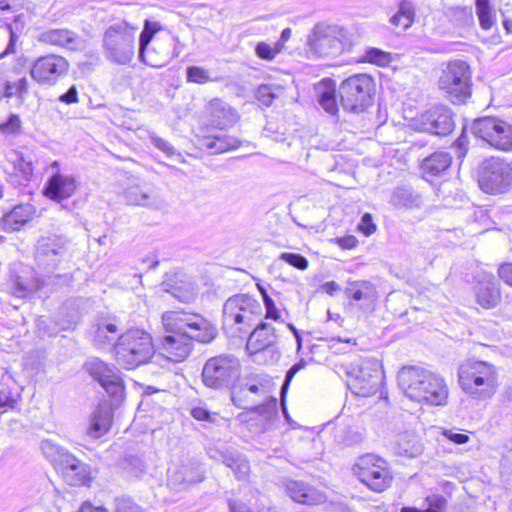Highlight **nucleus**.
I'll list each match as a JSON object with an SVG mask.
<instances>
[{
    "label": "nucleus",
    "mask_w": 512,
    "mask_h": 512,
    "mask_svg": "<svg viewBox=\"0 0 512 512\" xmlns=\"http://www.w3.org/2000/svg\"><path fill=\"white\" fill-rule=\"evenodd\" d=\"M209 122L219 129L233 126L239 119L237 111L219 98L212 99L206 106Z\"/></svg>",
    "instance_id": "obj_22"
},
{
    "label": "nucleus",
    "mask_w": 512,
    "mask_h": 512,
    "mask_svg": "<svg viewBox=\"0 0 512 512\" xmlns=\"http://www.w3.org/2000/svg\"><path fill=\"white\" fill-rule=\"evenodd\" d=\"M472 131L495 149L512 151V125L507 121L492 117L480 118L473 123Z\"/></svg>",
    "instance_id": "obj_13"
},
{
    "label": "nucleus",
    "mask_w": 512,
    "mask_h": 512,
    "mask_svg": "<svg viewBox=\"0 0 512 512\" xmlns=\"http://www.w3.org/2000/svg\"><path fill=\"white\" fill-rule=\"evenodd\" d=\"M40 448L45 458L53 464L55 469L71 454L66 448L50 439L42 440Z\"/></svg>",
    "instance_id": "obj_33"
},
{
    "label": "nucleus",
    "mask_w": 512,
    "mask_h": 512,
    "mask_svg": "<svg viewBox=\"0 0 512 512\" xmlns=\"http://www.w3.org/2000/svg\"><path fill=\"white\" fill-rule=\"evenodd\" d=\"M165 291L170 292L175 298L184 303L192 301L195 297L194 288L190 284L184 291L177 287H173L172 290L165 288Z\"/></svg>",
    "instance_id": "obj_51"
},
{
    "label": "nucleus",
    "mask_w": 512,
    "mask_h": 512,
    "mask_svg": "<svg viewBox=\"0 0 512 512\" xmlns=\"http://www.w3.org/2000/svg\"><path fill=\"white\" fill-rule=\"evenodd\" d=\"M306 365V362L304 360H300L299 362L295 363L290 367V369L287 371L285 380L281 387V397L282 400L285 397V394L288 390L289 384L292 381L293 377L298 373L301 369H303Z\"/></svg>",
    "instance_id": "obj_49"
},
{
    "label": "nucleus",
    "mask_w": 512,
    "mask_h": 512,
    "mask_svg": "<svg viewBox=\"0 0 512 512\" xmlns=\"http://www.w3.org/2000/svg\"><path fill=\"white\" fill-rule=\"evenodd\" d=\"M240 363L232 355H219L207 360L203 367L202 379L210 388L228 387L239 377Z\"/></svg>",
    "instance_id": "obj_10"
},
{
    "label": "nucleus",
    "mask_w": 512,
    "mask_h": 512,
    "mask_svg": "<svg viewBox=\"0 0 512 512\" xmlns=\"http://www.w3.org/2000/svg\"><path fill=\"white\" fill-rule=\"evenodd\" d=\"M476 13L480 26L489 30L495 24L496 14L490 6L489 0H476Z\"/></svg>",
    "instance_id": "obj_38"
},
{
    "label": "nucleus",
    "mask_w": 512,
    "mask_h": 512,
    "mask_svg": "<svg viewBox=\"0 0 512 512\" xmlns=\"http://www.w3.org/2000/svg\"><path fill=\"white\" fill-rule=\"evenodd\" d=\"M17 403L14 395L10 390H0V408L11 407L13 408Z\"/></svg>",
    "instance_id": "obj_59"
},
{
    "label": "nucleus",
    "mask_w": 512,
    "mask_h": 512,
    "mask_svg": "<svg viewBox=\"0 0 512 512\" xmlns=\"http://www.w3.org/2000/svg\"><path fill=\"white\" fill-rule=\"evenodd\" d=\"M280 259L299 270H305L308 267V260L301 254L285 252L280 255Z\"/></svg>",
    "instance_id": "obj_47"
},
{
    "label": "nucleus",
    "mask_w": 512,
    "mask_h": 512,
    "mask_svg": "<svg viewBox=\"0 0 512 512\" xmlns=\"http://www.w3.org/2000/svg\"><path fill=\"white\" fill-rule=\"evenodd\" d=\"M68 252V241L61 235H49L37 241L35 260L37 267L53 273Z\"/></svg>",
    "instance_id": "obj_15"
},
{
    "label": "nucleus",
    "mask_w": 512,
    "mask_h": 512,
    "mask_svg": "<svg viewBox=\"0 0 512 512\" xmlns=\"http://www.w3.org/2000/svg\"><path fill=\"white\" fill-rule=\"evenodd\" d=\"M461 388L476 399L491 398L497 390V371L486 361L467 360L458 370Z\"/></svg>",
    "instance_id": "obj_5"
},
{
    "label": "nucleus",
    "mask_w": 512,
    "mask_h": 512,
    "mask_svg": "<svg viewBox=\"0 0 512 512\" xmlns=\"http://www.w3.org/2000/svg\"><path fill=\"white\" fill-rule=\"evenodd\" d=\"M391 203L395 207L412 208L420 205V197L415 195L410 189L397 188L391 196Z\"/></svg>",
    "instance_id": "obj_37"
},
{
    "label": "nucleus",
    "mask_w": 512,
    "mask_h": 512,
    "mask_svg": "<svg viewBox=\"0 0 512 512\" xmlns=\"http://www.w3.org/2000/svg\"><path fill=\"white\" fill-rule=\"evenodd\" d=\"M479 185L486 193H504L512 186V163L491 157L483 162Z\"/></svg>",
    "instance_id": "obj_11"
},
{
    "label": "nucleus",
    "mask_w": 512,
    "mask_h": 512,
    "mask_svg": "<svg viewBox=\"0 0 512 512\" xmlns=\"http://www.w3.org/2000/svg\"><path fill=\"white\" fill-rule=\"evenodd\" d=\"M501 12L503 16V25L505 29L509 33H512V4H504L503 8L501 9Z\"/></svg>",
    "instance_id": "obj_60"
},
{
    "label": "nucleus",
    "mask_w": 512,
    "mask_h": 512,
    "mask_svg": "<svg viewBox=\"0 0 512 512\" xmlns=\"http://www.w3.org/2000/svg\"><path fill=\"white\" fill-rule=\"evenodd\" d=\"M477 302L484 308H493L500 301L499 287L492 274H485L476 288Z\"/></svg>",
    "instance_id": "obj_27"
},
{
    "label": "nucleus",
    "mask_w": 512,
    "mask_h": 512,
    "mask_svg": "<svg viewBox=\"0 0 512 512\" xmlns=\"http://www.w3.org/2000/svg\"><path fill=\"white\" fill-rule=\"evenodd\" d=\"M191 415L194 419L199 421L214 422L216 420V413L210 412L205 405H198L191 409Z\"/></svg>",
    "instance_id": "obj_50"
},
{
    "label": "nucleus",
    "mask_w": 512,
    "mask_h": 512,
    "mask_svg": "<svg viewBox=\"0 0 512 512\" xmlns=\"http://www.w3.org/2000/svg\"><path fill=\"white\" fill-rule=\"evenodd\" d=\"M336 243L343 249H353L357 246L358 240L353 235H346L336 238Z\"/></svg>",
    "instance_id": "obj_61"
},
{
    "label": "nucleus",
    "mask_w": 512,
    "mask_h": 512,
    "mask_svg": "<svg viewBox=\"0 0 512 512\" xmlns=\"http://www.w3.org/2000/svg\"><path fill=\"white\" fill-rule=\"evenodd\" d=\"M161 29V26L158 22H152L146 20L144 23L143 30L140 34L139 38V52L140 56L144 55V50L147 49L154 35Z\"/></svg>",
    "instance_id": "obj_41"
},
{
    "label": "nucleus",
    "mask_w": 512,
    "mask_h": 512,
    "mask_svg": "<svg viewBox=\"0 0 512 512\" xmlns=\"http://www.w3.org/2000/svg\"><path fill=\"white\" fill-rule=\"evenodd\" d=\"M59 100L66 104L78 102V91L75 86H71L64 94L60 95Z\"/></svg>",
    "instance_id": "obj_62"
},
{
    "label": "nucleus",
    "mask_w": 512,
    "mask_h": 512,
    "mask_svg": "<svg viewBox=\"0 0 512 512\" xmlns=\"http://www.w3.org/2000/svg\"><path fill=\"white\" fill-rule=\"evenodd\" d=\"M85 368L112 398L111 402L101 401L91 415L87 434L97 439L109 431L112 425L113 409L123 401L125 389L123 380L114 366L93 358L85 363Z\"/></svg>",
    "instance_id": "obj_2"
},
{
    "label": "nucleus",
    "mask_w": 512,
    "mask_h": 512,
    "mask_svg": "<svg viewBox=\"0 0 512 512\" xmlns=\"http://www.w3.org/2000/svg\"><path fill=\"white\" fill-rule=\"evenodd\" d=\"M358 229L366 236H370L376 231V225L373 222L372 216L369 213H365L359 224Z\"/></svg>",
    "instance_id": "obj_56"
},
{
    "label": "nucleus",
    "mask_w": 512,
    "mask_h": 512,
    "mask_svg": "<svg viewBox=\"0 0 512 512\" xmlns=\"http://www.w3.org/2000/svg\"><path fill=\"white\" fill-rule=\"evenodd\" d=\"M398 385L408 398L416 402L430 406L448 403L449 389L444 378L423 367H402L398 372Z\"/></svg>",
    "instance_id": "obj_3"
},
{
    "label": "nucleus",
    "mask_w": 512,
    "mask_h": 512,
    "mask_svg": "<svg viewBox=\"0 0 512 512\" xmlns=\"http://www.w3.org/2000/svg\"><path fill=\"white\" fill-rule=\"evenodd\" d=\"M39 40L43 43L56 45L70 50L82 48V39L68 29H51L40 34Z\"/></svg>",
    "instance_id": "obj_23"
},
{
    "label": "nucleus",
    "mask_w": 512,
    "mask_h": 512,
    "mask_svg": "<svg viewBox=\"0 0 512 512\" xmlns=\"http://www.w3.org/2000/svg\"><path fill=\"white\" fill-rule=\"evenodd\" d=\"M283 89L273 84H262L256 91L257 100L264 106L269 107L274 99L280 97Z\"/></svg>",
    "instance_id": "obj_40"
},
{
    "label": "nucleus",
    "mask_w": 512,
    "mask_h": 512,
    "mask_svg": "<svg viewBox=\"0 0 512 512\" xmlns=\"http://www.w3.org/2000/svg\"><path fill=\"white\" fill-rule=\"evenodd\" d=\"M344 38L342 29L316 25L309 36V45L319 56H336L347 46Z\"/></svg>",
    "instance_id": "obj_17"
},
{
    "label": "nucleus",
    "mask_w": 512,
    "mask_h": 512,
    "mask_svg": "<svg viewBox=\"0 0 512 512\" xmlns=\"http://www.w3.org/2000/svg\"><path fill=\"white\" fill-rule=\"evenodd\" d=\"M375 83L367 74H354L345 79L339 88L341 102L345 110L364 111L372 103Z\"/></svg>",
    "instance_id": "obj_9"
},
{
    "label": "nucleus",
    "mask_w": 512,
    "mask_h": 512,
    "mask_svg": "<svg viewBox=\"0 0 512 512\" xmlns=\"http://www.w3.org/2000/svg\"><path fill=\"white\" fill-rule=\"evenodd\" d=\"M262 306L249 294L229 297L222 310L223 329L232 337L247 334L260 321Z\"/></svg>",
    "instance_id": "obj_4"
},
{
    "label": "nucleus",
    "mask_w": 512,
    "mask_h": 512,
    "mask_svg": "<svg viewBox=\"0 0 512 512\" xmlns=\"http://www.w3.org/2000/svg\"><path fill=\"white\" fill-rule=\"evenodd\" d=\"M414 21V10L410 3H401L398 11L390 18V22L396 28L404 31Z\"/></svg>",
    "instance_id": "obj_36"
},
{
    "label": "nucleus",
    "mask_w": 512,
    "mask_h": 512,
    "mask_svg": "<svg viewBox=\"0 0 512 512\" xmlns=\"http://www.w3.org/2000/svg\"><path fill=\"white\" fill-rule=\"evenodd\" d=\"M21 121L17 114H10L6 121H0V132L15 134L20 130Z\"/></svg>",
    "instance_id": "obj_48"
},
{
    "label": "nucleus",
    "mask_w": 512,
    "mask_h": 512,
    "mask_svg": "<svg viewBox=\"0 0 512 512\" xmlns=\"http://www.w3.org/2000/svg\"><path fill=\"white\" fill-rule=\"evenodd\" d=\"M283 49V44L280 42L274 43V45H270L265 42H260L255 47L256 55L264 60H273L277 54L281 52Z\"/></svg>",
    "instance_id": "obj_44"
},
{
    "label": "nucleus",
    "mask_w": 512,
    "mask_h": 512,
    "mask_svg": "<svg viewBox=\"0 0 512 512\" xmlns=\"http://www.w3.org/2000/svg\"><path fill=\"white\" fill-rule=\"evenodd\" d=\"M203 479L204 469L198 461L193 459L172 463L168 468V483L174 488L186 487Z\"/></svg>",
    "instance_id": "obj_20"
},
{
    "label": "nucleus",
    "mask_w": 512,
    "mask_h": 512,
    "mask_svg": "<svg viewBox=\"0 0 512 512\" xmlns=\"http://www.w3.org/2000/svg\"><path fill=\"white\" fill-rule=\"evenodd\" d=\"M118 337V328L114 323L99 324L95 331L94 341L96 345L104 347L112 343Z\"/></svg>",
    "instance_id": "obj_39"
},
{
    "label": "nucleus",
    "mask_w": 512,
    "mask_h": 512,
    "mask_svg": "<svg viewBox=\"0 0 512 512\" xmlns=\"http://www.w3.org/2000/svg\"><path fill=\"white\" fill-rule=\"evenodd\" d=\"M210 457L216 460H221L227 467H229L239 479L248 475L250 466L246 458L237 451L209 453Z\"/></svg>",
    "instance_id": "obj_30"
},
{
    "label": "nucleus",
    "mask_w": 512,
    "mask_h": 512,
    "mask_svg": "<svg viewBox=\"0 0 512 512\" xmlns=\"http://www.w3.org/2000/svg\"><path fill=\"white\" fill-rule=\"evenodd\" d=\"M201 145L212 153H224L238 148L240 141L236 137L225 134L208 135L202 138Z\"/></svg>",
    "instance_id": "obj_32"
},
{
    "label": "nucleus",
    "mask_w": 512,
    "mask_h": 512,
    "mask_svg": "<svg viewBox=\"0 0 512 512\" xmlns=\"http://www.w3.org/2000/svg\"><path fill=\"white\" fill-rule=\"evenodd\" d=\"M117 362L126 369H134L155 358L151 335L143 329H130L121 334L114 345Z\"/></svg>",
    "instance_id": "obj_6"
},
{
    "label": "nucleus",
    "mask_w": 512,
    "mask_h": 512,
    "mask_svg": "<svg viewBox=\"0 0 512 512\" xmlns=\"http://www.w3.org/2000/svg\"><path fill=\"white\" fill-rule=\"evenodd\" d=\"M452 156L445 151H437L426 157L421 164L423 177L432 181L433 177L441 176L451 165Z\"/></svg>",
    "instance_id": "obj_25"
},
{
    "label": "nucleus",
    "mask_w": 512,
    "mask_h": 512,
    "mask_svg": "<svg viewBox=\"0 0 512 512\" xmlns=\"http://www.w3.org/2000/svg\"><path fill=\"white\" fill-rule=\"evenodd\" d=\"M79 512H108V510L102 505L95 506L90 502H84L81 505Z\"/></svg>",
    "instance_id": "obj_64"
},
{
    "label": "nucleus",
    "mask_w": 512,
    "mask_h": 512,
    "mask_svg": "<svg viewBox=\"0 0 512 512\" xmlns=\"http://www.w3.org/2000/svg\"><path fill=\"white\" fill-rule=\"evenodd\" d=\"M257 326L250 333L247 341V349L250 353L260 352L276 341L274 328L267 323H257Z\"/></svg>",
    "instance_id": "obj_26"
},
{
    "label": "nucleus",
    "mask_w": 512,
    "mask_h": 512,
    "mask_svg": "<svg viewBox=\"0 0 512 512\" xmlns=\"http://www.w3.org/2000/svg\"><path fill=\"white\" fill-rule=\"evenodd\" d=\"M263 302L266 309V317L273 320H279L280 311L277 309L273 299L268 295L267 291H263Z\"/></svg>",
    "instance_id": "obj_53"
},
{
    "label": "nucleus",
    "mask_w": 512,
    "mask_h": 512,
    "mask_svg": "<svg viewBox=\"0 0 512 512\" xmlns=\"http://www.w3.org/2000/svg\"><path fill=\"white\" fill-rule=\"evenodd\" d=\"M345 371L349 389L362 397L375 394L384 380L382 363L375 357L356 359L345 367Z\"/></svg>",
    "instance_id": "obj_7"
},
{
    "label": "nucleus",
    "mask_w": 512,
    "mask_h": 512,
    "mask_svg": "<svg viewBox=\"0 0 512 512\" xmlns=\"http://www.w3.org/2000/svg\"><path fill=\"white\" fill-rule=\"evenodd\" d=\"M138 27L126 21L111 24L103 36L107 57L118 64L129 63L135 54V34Z\"/></svg>",
    "instance_id": "obj_8"
},
{
    "label": "nucleus",
    "mask_w": 512,
    "mask_h": 512,
    "mask_svg": "<svg viewBox=\"0 0 512 512\" xmlns=\"http://www.w3.org/2000/svg\"><path fill=\"white\" fill-rule=\"evenodd\" d=\"M442 434L455 444H464L469 441V436L467 434L458 433L453 430L445 429Z\"/></svg>",
    "instance_id": "obj_58"
},
{
    "label": "nucleus",
    "mask_w": 512,
    "mask_h": 512,
    "mask_svg": "<svg viewBox=\"0 0 512 512\" xmlns=\"http://www.w3.org/2000/svg\"><path fill=\"white\" fill-rule=\"evenodd\" d=\"M162 323L170 334L163 337L159 354H155L157 360L163 357L169 362H181L191 352V340L208 343L217 334L216 328L203 316L183 310L164 312Z\"/></svg>",
    "instance_id": "obj_1"
},
{
    "label": "nucleus",
    "mask_w": 512,
    "mask_h": 512,
    "mask_svg": "<svg viewBox=\"0 0 512 512\" xmlns=\"http://www.w3.org/2000/svg\"><path fill=\"white\" fill-rule=\"evenodd\" d=\"M394 450L398 455L414 458L422 453L423 445L414 432L406 431L397 435Z\"/></svg>",
    "instance_id": "obj_31"
},
{
    "label": "nucleus",
    "mask_w": 512,
    "mask_h": 512,
    "mask_svg": "<svg viewBox=\"0 0 512 512\" xmlns=\"http://www.w3.org/2000/svg\"><path fill=\"white\" fill-rule=\"evenodd\" d=\"M428 507L420 512H443L446 500L443 496L432 495L427 497Z\"/></svg>",
    "instance_id": "obj_52"
},
{
    "label": "nucleus",
    "mask_w": 512,
    "mask_h": 512,
    "mask_svg": "<svg viewBox=\"0 0 512 512\" xmlns=\"http://www.w3.org/2000/svg\"><path fill=\"white\" fill-rule=\"evenodd\" d=\"M149 137H150L151 143L159 150L163 151L164 153H166L168 155H172L175 153L174 147L168 141L160 138L155 133H149Z\"/></svg>",
    "instance_id": "obj_55"
},
{
    "label": "nucleus",
    "mask_w": 512,
    "mask_h": 512,
    "mask_svg": "<svg viewBox=\"0 0 512 512\" xmlns=\"http://www.w3.org/2000/svg\"><path fill=\"white\" fill-rule=\"evenodd\" d=\"M319 104L329 114L335 115L337 113L338 105L333 86H328L325 90L319 92Z\"/></svg>",
    "instance_id": "obj_42"
},
{
    "label": "nucleus",
    "mask_w": 512,
    "mask_h": 512,
    "mask_svg": "<svg viewBox=\"0 0 512 512\" xmlns=\"http://www.w3.org/2000/svg\"><path fill=\"white\" fill-rule=\"evenodd\" d=\"M51 168L56 171L48 178L43 188L44 195L57 202L70 198L77 189L75 176L59 171L58 161L52 162Z\"/></svg>",
    "instance_id": "obj_19"
},
{
    "label": "nucleus",
    "mask_w": 512,
    "mask_h": 512,
    "mask_svg": "<svg viewBox=\"0 0 512 512\" xmlns=\"http://www.w3.org/2000/svg\"><path fill=\"white\" fill-rule=\"evenodd\" d=\"M15 83V92H16V96H18L20 99H23L24 96L27 94L28 92V81L25 77L19 79L17 82H14Z\"/></svg>",
    "instance_id": "obj_63"
},
{
    "label": "nucleus",
    "mask_w": 512,
    "mask_h": 512,
    "mask_svg": "<svg viewBox=\"0 0 512 512\" xmlns=\"http://www.w3.org/2000/svg\"><path fill=\"white\" fill-rule=\"evenodd\" d=\"M35 208L31 204H20L6 213L2 219V225L6 231H18L34 215Z\"/></svg>",
    "instance_id": "obj_29"
},
{
    "label": "nucleus",
    "mask_w": 512,
    "mask_h": 512,
    "mask_svg": "<svg viewBox=\"0 0 512 512\" xmlns=\"http://www.w3.org/2000/svg\"><path fill=\"white\" fill-rule=\"evenodd\" d=\"M139 58L142 62L145 64L154 67V68H161L169 63L170 57L169 53H166L164 55L158 56L156 55L154 49L152 50H144V55L140 56Z\"/></svg>",
    "instance_id": "obj_46"
},
{
    "label": "nucleus",
    "mask_w": 512,
    "mask_h": 512,
    "mask_svg": "<svg viewBox=\"0 0 512 512\" xmlns=\"http://www.w3.org/2000/svg\"><path fill=\"white\" fill-rule=\"evenodd\" d=\"M68 69L69 63L66 58L49 54L34 61L30 68V75L38 84L53 86L67 74Z\"/></svg>",
    "instance_id": "obj_16"
},
{
    "label": "nucleus",
    "mask_w": 512,
    "mask_h": 512,
    "mask_svg": "<svg viewBox=\"0 0 512 512\" xmlns=\"http://www.w3.org/2000/svg\"><path fill=\"white\" fill-rule=\"evenodd\" d=\"M286 490L292 500L302 504L315 505L323 503L326 499L323 493L302 481L289 480Z\"/></svg>",
    "instance_id": "obj_24"
},
{
    "label": "nucleus",
    "mask_w": 512,
    "mask_h": 512,
    "mask_svg": "<svg viewBox=\"0 0 512 512\" xmlns=\"http://www.w3.org/2000/svg\"><path fill=\"white\" fill-rule=\"evenodd\" d=\"M392 55L389 52L375 47H368L363 54L358 57L360 63H370L377 66H387L392 62Z\"/></svg>",
    "instance_id": "obj_35"
},
{
    "label": "nucleus",
    "mask_w": 512,
    "mask_h": 512,
    "mask_svg": "<svg viewBox=\"0 0 512 512\" xmlns=\"http://www.w3.org/2000/svg\"><path fill=\"white\" fill-rule=\"evenodd\" d=\"M43 286H44V280H42L39 277H35L34 279L30 280L29 282H24L21 277H18L16 279L15 293L19 297H25V296L29 295L30 293L41 289Z\"/></svg>",
    "instance_id": "obj_43"
},
{
    "label": "nucleus",
    "mask_w": 512,
    "mask_h": 512,
    "mask_svg": "<svg viewBox=\"0 0 512 512\" xmlns=\"http://www.w3.org/2000/svg\"><path fill=\"white\" fill-rule=\"evenodd\" d=\"M64 481L71 486L89 485L92 480L90 466L70 454L56 469Z\"/></svg>",
    "instance_id": "obj_21"
},
{
    "label": "nucleus",
    "mask_w": 512,
    "mask_h": 512,
    "mask_svg": "<svg viewBox=\"0 0 512 512\" xmlns=\"http://www.w3.org/2000/svg\"><path fill=\"white\" fill-rule=\"evenodd\" d=\"M498 275L504 283L512 287V263H502L498 268Z\"/></svg>",
    "instance_id": "obj_57"
},
{
    "label": "nucleus",
    "mask_w": 512,
    "mask_h": 512,
    "mask_svg": "<svg viewBox=\"0 0 512 512\" xmlns=\"http://www.w3.org/2000/svg\"><path fill=\"white\" fill-rule=\"evenodd\" d=\"M123 197L129 205L154 206L158 197L153 189L147 185L131 184L123 191Z\"/></svg>",
    "instance_id": "obj_28"
},
{
    "label": "nucleus",
    "mask_w": 512,
    "mask_h": 512,
    "mask_svg": "<svg viewBox=\"0 0 512 512\" xmlns=\"http://www.w3.org/2000/svg\"><path fill=\"white\" fill-rule=\"evenodd\" d=\"M115 512H143V510L128 498L116 499Z\"/></svg>",
    "instance_id": "obj_54"
},
{
    "label": "nucleus",
    "mask_w": 512,
    "mask_h": 512,
    "mask_svg": "<svg viewBox=\"0 0 512 512\" xmlns=\"http://www.w3.org/2000/svg\"><path fill=\"white\" fill-rule=\"evenodd\" d=\"M439 86L453 102H463L471 92L469 65L462 60L449 62L440 77Z\"/></svg>",
    "instance_id": "obj_14"
},
{
    "label": "nucleus",
    "mask_w": 512,
    "mask_h": 512,
    "mask_svg": "<svg viewBox=\"0 0 512 512\" xmlns=\"http://www.w3.org/2000/svg\"><path fill=\"white\" fill-rule=\"evenodd\" d=\"M186 78L188 82L197 84H205L213 80L209 71L200 66L188 67L186 70Z\"/></svg>",
    "instance_id": "obj_45"
},
{
    "label": "nucleus",
    "mask_w": 512,
    "mask_h": 512,
    "mask_svg": "<svg viewBox=\"0 0 512 512\" xmlns=\"http://www.w3.org/2000/svg\"><path fill=\"white\" fill-rule=\"evenodd\" d=\"M411 126L422 132L436 135H446L454 127L451 110L443 105L434 106L414 118Z\"/></svg>",
    "instance_id": "obj_18"
},
{
    "label": "nucleus",
    "mask_w": 512,
    "mask_h": 512,
    "mask_svg": "<svg viewBox=\"0 0 512 512\" xmlns=\"http://www.w3.org/2000/svg\"><path fill=\"white\" fill-rule=\"evenodd\" d=\"M346 294L355 301L370 300L375 296L374 285L366 280L348 282Z\"/></svg>",
    "instance_id": "obj_34"
},
{
    "label": "nucleus",
    "mask_w": 512,
    "mask_h": 512,
    "mask_svg": "<svg viewBox=\"0 0 512 512\" xmlns=\"http://www.w3.org/2000/svg\"><path fill=\"white\" fill-rule=\"evenodd\" d=\"M353 470L358 479L375 492L387 489L392 480L387 462L373 454L361 457Z\"/></svg>",
    "instance_id": "obj_12"
}]
</instances>
